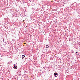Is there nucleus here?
Here are the masks:
<instances>
[{"mask_svg":"<svg viewBox=\"0 0 80 80\" xmlns=\"http://www.w3.org/2000/svg\"><path fill=\"white\" fill-rule=\"evenodd\" d=\"M46 47H48V45H46Z\"/></svg>","mask_w":80,"mask_h":80,"instance_id":"obj_5","label":"nucleus"},{"mask_svg":"<svg viewBox=\"0 0 80 80\" xmlns=\"http://www.w3.org/2000/svg\"><path fill=\"white\" fill-rule=\"evenodd\" d=\"M47 48H48V47H47Z\"/></svg>","mask_w":80,"mask_h":80,"instance_id":"obj_4","label":"nucleus"},{"mask_svg":"<svg viewBox=\"0 0 80 80\" xmlns=\"http://www.w3.org/2000/svg\"><path fill=\"white\" fill-rule=\"evenodd\" d=\"M17 66L14 65V68H15V69H16V68H17Z\"/></svg>","mask_w":80,"mask_h":80,"instance_id":"obj_3","label":"nucleus"},{"mask_svg":"<svg viewBox=\"0 0 80 80\" xmlns=\"http://www.w3.org/2000/svg\"><path fill=\"white\" fill-rule=\"evenodd\" d=\"M22 59H23V58L24 57H25V56L24 55H22Z\"/></svg>","mask_w":80,"mask_h":80,"instance_id":"obj_2","label":"nucleus"},{"mask_svg":"<svg viewBox=\"0 0 80 80\" xmlns=\"http://www.w3.org/2000/svg\"><path fill=\"white\" fill-rule=\"evenodd\" d=\"M78 53L77 52H76V53Z\"/></svg>","mask_w":80,"mask_h":80,"instance_id":"obj_6","label":"nucleus"},{"mask_svg":"<svg viewBox=\"0 0 80 80\" xmlns=\"http://www.w3.org/2000/svg\"><path fill=\"white\" fill-rule=\"evenodd\" d=\"M54 74L56 77H57V75H58V74H57L56 73H54Z\"/></svg>","mask_w":80,"mask_h":80,"instance_id":"obj_1","label":"nucleus"}]
</instances>
